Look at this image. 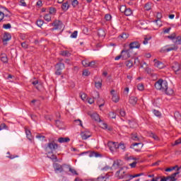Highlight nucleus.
I'll return each mask as SVG.
<instances>
[{
	"instance_id": "obj_1",
	"label": "nucleus",
	"mask_w": 181,
	"mask_h": 181,
	"mask_svg": "<svg viewBox=\"0 0 181 181\" xmlns=\"http://www.w3.org/2000/svg\"><path fill=\"white\" fill-rule=\"evenodd\" d=\"M155 88L162 93H165L166 95H173V94H175L173 89L169 88L168 81L163 79H158V81L156 82Z\"/></svg>"
},
{
	"instance_id": "obj_2",
	"label": "nucleus",
	"mask_w": 181,
	"mask_h": 181,
	"mask_svg": "<svg viewBox=\"0 0 181 181\" xmlns=\"http://www.w3.org/2000/svg\"><path fill=\"white\" fill-rule=\"evenodd\" d=\"M51 26H53L51 30H62V28L64 26L61 21L55 20L53 23H50Z\"/></svg>"
},
{
	"instance_id": "obj_3",
	"label": "nucleus",
	"mask_w": 181,
	"mask_h": 181,
	"mask_svg": "<svg viewBox=\"0 0 181 181\" xmlns=\"http://www.w3.org/2000/svg\"><path fill=\"white\" fill-rule=\"evenodd\" d=\"M122 58L123 60H127V59H129L131 57V54H132V50L129 49H123L122 52Z\"/></svg>"
},
{
	"instance_id": "obj_4",
	"label": "nucleus",
	"mask_w": 181,
	"mask_h": 181,
	"mask_svg": "<svg viewBox=\"0 0 181 181\" xmlns=\"http://www.w3.org/2000/svg\"><path fill=\"white\" fill-rule=\"evenodd\" d=\"M112 95V100L113 103H118L119 101V95L115 93V90H112L110 91Z\"/></svg>"
},
{
	"instance_id": "obj_5",
	"label": "nucleus",
	"mask_w": 181,
	"mask_h": 181,
	"mask_svg": "<svg viewBox=\"0 0 181 181\" xmlns=\"http://www.w3.org/2000/svg\"><path fill=\"white\" fill-rule=\"evenodd\" d=\"M117 145H118V143H115L112 141H109L107 143V146L109 149H110L111 152H114L115 149H117Z\"/></svg>"
},
{
	"instance_id": "obj_6",
	"label": "nucleus",
	"mask_w": 181,
	"mask_h": 181,
	"mask_svg": "<svg viewBox=\"0 0 181 181\" xmlns=\"http://www.w3.org/2000/svg\"><path fill=\"white\" fill-rule=\"evenodd\" d=\"M57 71L55 72V74H57V76H60L62 74V70H63V69H64V64L63 63H59L57 64Z\"/></svg>"
},
{
	"instance_id": "obj_7",
	"label": "nucleus",
	"mask_w": 181,
	"mask_h": 181,
	"mask_svg": "<svg viewBox=\"0 0 181 181\" xmlns=\"http://www.w3.org/2000/svg\"><path fill=\"white\" fill-rule=\"evenodd\" d=\"M179 170H180V168H177L175 173H173L170 176L168 177L167 178L165 177L166 180H168V179H170V181H176V176H177V175L180 173Z\"/></svg>"
},
{
	"instance_id": "obj_8",
	"label": "nucleus",
	"mask_w": 181,
	"mask_h": 181,
	"mask_svg": "<svg viewBox=\"0 0 181 181\" xmlns=\"http://www.w3.org/2000/svg\"><path fill=\"white\" fill-rule=\"evenodd\" d=\"M81 136L82 138V139H88V138H90V136H91V132H90V131H84L81 132Z\"/></svg>"
},
{
	"instance_id": "obj_9",
	"label": "nucleus",
	"mask_w": 181,
	"mask_h": 181,
	"mask_svg": "<svg viewBox=\"0 0 181 181\" xmlns=\"http://www.w3.org/2000/svg\"><path fill=\"white\" fill-rule=\"evenodd\" d=\"M129 47L130 50H132V49H139V47H141V44L135 41V42H131L129 45Z\"/></svg>"
},
{
	"instance_id": "obj_10",
	"label": "nucleus",
	"mask_w": 181,
	"mask_h": 181,
	"mask_svg": "<svg viewBox=\"0 0 181 181\" xmlns=\"http://www.w3.org/2000/svg\"><path fill=\"white\" fill-rule=\"evenodd\" d=\"M47 148H49L51 151H56L59 146L54 141H52L48 144Z\"/></svg>"
},
{
	"instance_id": "obj_11",
	"label": "nucleus",
	"mask_w": 181,
	"mask_h": 181,
	"mask_svg": "<svg viewBox=\"0 0 181 181\" xmlns=\"http://www.w3.org/2000/svg\"><path fill=\"white\" fill-rule=\"evenodd\" d=\"M129 103L132 105H135L138 103V98L135 96H131L129 99Z\"/></svg>"
},
{
	"instance_id": "obj_12",
	"label": "nucleus",
	"mask_w": 181,
	"mask_h": 181,
	"mask_svg": "<svg viewBox=\"0 0 181 181\" xmlns=\"http://www.w3.org/2000/svg\"><path fill=\"white\" fill-rule=\"evenodd\" d=\"M63 166H66V165H59V164H55L54 168V171L55 172H63Z\"/></svg>"
},
{
	"instance_id": "obj_13",
	"label": "nucleus",
	"mask_w": 181,
	"mask_h": 181,
	"mask_svg": "<svg viewBox=\"0 0 181 181\" xmlns=\"http://www.w3.org/2000/svg\"><path fill=\"white\" fill-rule=\"evenodd\" d=\"M31 83L37 90H40V88H42V84L39 83V81L35 80L32 81Z\"/></svg>"
},
{
	"instance_id": "obj_14",
	"label": "nucleus",
	"mask_w": 181,
	"mask_h": 181,
	"mask_svg": "<svg viewBox=\"0 0 181 181\" xmlns=\"http://www.w3.org/2000/svg\"><path fill=\"white\" fill-rule=\"evenodd\" d=\"M58 142L59 144H66L67 142H70V138L69 137H60L58 139Z\"/></svg>"
},
{
	"instance_id": "obj_15",
	"label": "nucleus",
	"mask_w": 181,
	"mask_h": 181,
	"mask_svg": "<svg viewBox=\"0 0 181 181\" xmlns=\"http://www.w3.org/2000/svg\"><path fill=\"white\" fill-rule=\"evenodd\" d=\"M177 49H178L177 46H176L175 45H173L168 48L161 50V52H172V50H176Z\"/></svg>"
},
{
	"instance_id": "obj_16",
	"label": "nucleus",
	"mask_w": 181,
	"mask_h": 181,
	"mask_svg": "<svg viewBox=\"0 0 181 181\" xmlns=\"http://www.w3.org/2000/svg\"><path fill=\"white\" fill-rule=\"evenodd\" d=\"M90 117L92 119L95 120L97 122H99L101 121V119L100 118V115H98V114L97 113H93L92 115H90Z\"/></svg>"
},
{
	"instance_id": "obj_17",
	"label": "nucleus",
	"mask_w": 181,
	"mask_h": 181,
	"mask_svg": "<svg viewBox=\"0 0 181 181\" xmlns=\"http://www.w3.org/2000/svg\"><path fill=\"white\" fill-rule=\"evenodd\" d=\"M12 36H11V34L6 33L3 37V42L5 43V42H8V40H11Z\"/></svg>"
},
{
	"instance_id": "obj_18",
	"label": "nucleus",
	"mask_w": 181,
	"mask_h": 181,
	"mask_svg": "<svg viewBox=\"0 0 181 181\" xmlns=\"http://www.w3.org/2000/svg\"><path fill=\"white\" fill-rule=\"evenodd\" d=\"M153 28H155V29H158V28H160V26H162V22L160 21V20H156L153 24Z\"/></svg>"
},
{
	"instance_id": "obj_19",
	"label": "nucleus",
	"mask_w": 181,
	"mask_h": 181,
	"mask_svg": "<svg viewBox=\"0 0 181 181\" xmlns=\"http://www.w3.org/2000/svg\"><path fill=\"white\" fill-rule=\"evenodd\" d=\"M112 166L113 168H120V166H122V161L121 160H115Z\"/></svg>"
},
{
	"instance_id": "obj_20",
	"label": "nucleus",
	"mask_w": 181,
	"mask_h": 181,
	"mask_svg": "<svg viewBox=\"0 0 181 181\" xmlns=\"http://www.w3.org/2000/svg\"><path fill=\"white\" fill-rule=\"evenodd\" d=\"M91 181H108V177L100 175L96 180H91Z\"/></svg>"
},
{
	"instance_id": "obj_21",
	"label": "nucleus",
	"mask_w": 181,
	"mask_h": 181,
	"mask_svg": "<svg viewBox=\"0 0 181 181\" xmlns=\"http://www.w3.org/2000/svg\"><path fill=\"white\" fill-rule=\"evenodd\" d=\"M99 127H100V128H103V129H107V128H108V124L100 120L99 122Z\"/></svg>"
},
{
	"instance_id": "obj_22",
	"label": "nucleus",
	"mask_w": 181,
	"mask_h": 181,
	"mask_svg": "<svg viewBox=\"0 0 181 181\" xmlns=\"http://www.w3.org/2000/svg\"><path fill=\"white\" fill-rule=\"evenodd\" d=\"M155 67H157V69H163V63L156 61L154 64Z\"/></svg>"
},
{
	"instance_id": "obj_23",
	"label": "nucleus",
	"mask_w": 181,
	"mask_h": 181,
	"mask_svg": "<svg viewBox=\"0 0 181 181\" xmlns=\"http://www.w3.org/2000/svg\"><path fill=\"white\" fill-rule=\"evenodd\" d=\"M67 166H68V168H69V172H71V173L72 175H76V176H78V173H77V171L76 170V169H74V168L70 167V165H67Z\"/></svg>"
},
{
	"instance_id": "obj_24",
	"label": "nucleus",
	"mask_w": 181,
	"mask_h": 181,
	"mask_svg": "<svg viewBox=\"0 0 181 181\" xmlns=\"http://www.w3.org/2000/svg\"><path fill=\"white\" fill-rule=\"evenodd\" d=\"M89 67L95 69V67H98V63L95 61H92V62H89Z\"/></svg>"
},
{
	"instance_id": "obj_25",
	"label": "nucleus",
	"mask_w": 181,
	"mask_h": 181,
	"mask_svg": "<svg viewBox=\"0 0 181 181\" xmlns=\"http://www.w3.org/2000/svg\"><path fill=\"white\" fill-rule=\"evenodd\" d=\"M70 7V6L69 5V3L66 1L64 4H62V9L63 11H68L69 8Z\"/></svg>"
},
{
	"instance_id": "obj_26",
	"label": "nucleus",
	"mask_w": 181,
	"mask_h": 181,
	"mask_svg": "<svg viewBox=\"0 0 181 181\" xmlns=\"http://www.w3.org/2000/svg\"><path fill=\"white\" fill-rule=\"evenodd\" d=\"M98 35L100 36V37H105V31L103 29H100L98 31Z\"/></svg>"
},
{
	"instance_id": "obj_27",
	"label": "nucleus",
	"mask_w": 181,
	"mask_h": 181,
	"mask_svg": "<svg viewBox=\"0 0 181 181\" xmlns=\"http://www.w3.org/2000/svg\"><path fill=\"white\" fill-rule=\"evenodd\" d=\"M60 54L62 56H65L66 57H69V56L71 55V54L70 53V52L67 51V50H65V51H62L60 52Z\"/></svg>"
},
{
	"instance_id": "obj_28",
	"label": "nucleus",
	"mask_w": 181,
	"mask_h": 181,
	"mask_svg": "<svg viewBox=\"0 0 181 181\" xmlns=\"http://www.w3.org/2000/svg\"><path fill=\"white\" fill-rule=\"evenodd\" d=\"M1 60L3 62V63H6L8 62V56H6V54H1Z\"/></svg>"
},
{
	"instance_id": "obj_29",
	"label": "nucleus",
	"mask_w": 181,
	"mask_h": 181,
	"mask_svg": "<svg viewBox=\"0 0 181 181\" xmlns=\"http://www.w3.org/2000/svg\"><path fill=\"white\" fill-rule=\"evenodd\" d=\"M132 139H133V141H138V142H139L141 141V139L138 136V134H132Z\"/></svg>"
},
{
	"instance_id": "obj_30",
	"label": "nucleus",
	"mask_w": 181,
	"mask_h": 181,
	"mask_svg": "<svg viewBox=\"0 0 181 181\" xmlns=\"http://www.w3.org/2000/svg\"><path fill=\"white\" fill-rule=\"evenodd\" d=\"M124 15L126 16H131L132 15V10H131V8H126V11H124Z\"/></svg>"
},
{
	"instance_id": "obj_31",
	"label": "nucleus",
	"mask_w": 181,
	"mask_h": 181,
	"mask_svg": "<svg viewBox=\"0 0 181 181\" xmlns=\"http://www.w3.org/2000/svg\"><path fill=\"white\" fill-rule=\"evenodd\" d=\"M125 65L127 67V69H131V67L134 66V63L132 62V61L129 60L125 62Z\"/></svg>"
},
{
	"instance_id": "obj_32",
	"label": "nucleus",
	"mask_w": 181,
	"mask_h": 181,
	"mask_svg": "<svg viewBox=\"0 0 181 181\" xmlns=\"http://www.w3.org/2000/svg\"><path fill=\"white\" fill-rule=\"evenodd\" d=\"M25 134L27 135V138L30 140L32 141V133L30 132V130L25 129Z\"/></svg>"
},
{
	"instance_id": "obj_33",
	"label": "nucleus",
	"mask_w": 181,
	"mask_h": 181,
	"mask_svg": "<svg viewBox=\"0 0 181 181\" xmlns=\"http://www.w3.org/2000/svg\"><path fill=\"white\" fill-rule=\"evenodd\" d=\"M55 124L59 129H62L63 128V122H62L60 120H56Z\"/></svg>"
},
{
	"instance_id": "obj_34",
	"label": "nucleus",
	"mask_w": 181,
	"mask_h": 181,
	"mask_svg": "<svg viewBox=\"0 0 181 181\" xmlns=\"http://www.w3.org/2000/svg\"><path fill=\"white\" fill-rule=\"evenodd\" d=\"M138 145H141V147L140 148H134L136 152H139L142 148V146H144V144H142L141 143H135L133 144V146H138Z\"/></svg>"
},
{
	"instance_id": "obj_35",
	"label": "nucleus",
	"mask_w": 181,
	"mask_h": 181,
	"mask_svg": "<svg viewBox=\"0 0 181 181\" xmlns=\"http://www.w3.org/2000/svg\"><path fill=\"white\" fill-rule=\"evenodd\" d=\"M117 149H121L122 151H125V144L120 143V144H117Z\"/></svg>"
},
{
	"instance_id": "obj_36",
	"label": "nucleus",
	"mask_w": 181,
	"mask_h": 181,
	"mask_svg": "<svg viewBox=\"0 0 181 181\" xmlns=\"http://www.w3.org/2000/svg\"><path fill=\"white\" fill-rule=\"evenodd\" d=\"M129 36V35L128 34H127V33H122V35H120L119 36V39H123V40H126V39H128Z\"/></svg>"
},
{
	"instance_id": "obj_37",
	"label": "nucleus",
	"mask_w": 181,
	"mask_h": 181,
	"mask_svg": "<svg viewBox=\"0 0 181 181\" xmlns=\"http://www.w3.org/2000/svg\"><path fill=\"white\" fill-rule=\"evenodd\" d=\"M45 21L47 22H51L52 21V16H50V14H45L44 16Z\"/></svg>"
},
{
	"instance_id": "obj_38",
	"label": "nucleus",
	"mask_w": 181,
	"mask_h": 181,
	"mask_svg": "<svg viewBox=\"0 0 181 181\" xmlns=\"http://www.w3.org/2000/svg\"><path fill=\"white\" fill-rule=\"evenodd\" d=\"M82 65L83 67H90V62L87 61V59H85L82 61Z\"/></svg>"
},
{
	"instance_id": "obj_39",
	"label": "nucleus",
	"mask_w": 181,
	"mask_h": 181,
	"mask_svg": "<svg viewBox=\"0 0 181 181\" xmlns=\"http://www.w3.org/2000/svg\"><path fill=\"white\" fill-rule=\"evenodd\" d=\"M103 86V82L98 81V82H95V87L98 88V90H100Z\"/></svg>"
},
{
	"instance_id": "obj_40",
	"label": "nucleus",
	"mask_w": 181,
	"mask_h": 181,
	"mask_svg": "<svg viewBox=\"0 0 181 181\" xmlns=\"http://www.w3.org/2000/svg\"><path fill=\"white\" fill-rule=\"evenodd\" d=\"M144 8L146 11H151V9H152V3H147Z\"/></svg>"
},
{
	"instance_id": "obj_41",
	"label": "nucleus",
	"mask_w": 181,
	"mask_h": 181,
	"mask_svg": "<svg viewBox=\"0 0 181 181\" xmlns=\"http://www.w3.org/2000/svg\"><path fill=\"white\" fill-rule=\"evenodd\" d=\"M139 176H144V173L130 175V180H132L134 177H139Z\"/></svg>"
},
{
	"instance_id": "obj_42",
	"label": "nucleus",
	"mask_w": 181,
	"mask_h": 181,
	"mask_svg": "<svg viewBox=\"0 0 181 181\" xmlns=\"http://www.w3.org/2000/svg\"><path fill=\"white\" fill-rule=\"evenodd\" d=\"M6 158H8V159H15V158H18V156L17 155H11V153L8 152Z\"/></svg>"
},
{
	"instance_id": "obj_43",
	"label": "nucleus",
	"mask_w": 181,
	"mask_h": 181,
	"mask_svg": "<svg viewBox=\"0 0 181 181\" xmlns=\"http://www.w3.org/2000/svg\"><path fill=\"white\" fill-rule=\"evenodd\" d=\"M172 69L175 71H179V64L175 63L174 65L172 66Z\"/></svg>"
},
{
	"instance_id": "obj_44",
	"label": "nucleus",
	"mask_w": 181,
	"mask_h": 181,
	"mask_svg": "<svg viewBox=\"0 0 181 181\" xmlns=\"http://www.w3.org/2000/svg\"><path fill=\"white\" fill-rule=\"evenodd\" d=\"M130 128H135L136 127V122L134 121H129Z\"/></svg>"
},
{
	"instance_id": "obj_45",
	"label": "nucleus",
	"mask_w": 181,
	"mask_h": 181,
	"mask_svg": "<svg viewBox=\"0 0 181 181\" xmlns=\"http://www.w3.org/2000/svg\"><path fill=\"white\" fill-rule=\"evenodd\" d=\"M137 88L139 91H144L145 87L144 86V83H139L137 85Z\"/></svg>"
},
{
	"instance_id": "obj_46",
	"label": "nucleus",
	"mask_w": 181,
	"mask_h": 181,
	"mask_svg": "<svg viewBox=\"0 0 181 181\" xmlns=\"http://www.w3.org/2000/svg\"><path fill=\"white\" fill-rule=\"evenodd\" d=\"M180 117H181V115H180V113L179 112H175L174 113V117H175V119H180Z\"/></svg>"
},
{
	"instance_id": "obj_47",
	"label": "nucleus",
	"mask_w": 181,
	"mask_h": 181,
	"mask_svg": "<svg viewBox=\"0 0 181 181\" xmlns=\"http://www.w3.org/2000/svg\"><path fill=\"white\" fill-rule=\"evenodd\" d=\"M43 23H45L43 20L37 21V26H39V28H42V26H43Z\"/></svg>"
},
{
	"instance_id": "obj_48",
	"label": "nucleus",
	"mask_w": 181,
	"mask_h": 181,
	"mask_svg": "<svg viewBox=\"0 0 181 181\" xmlns=\"http://www.w3.org/2000/svg\"><path fill=\"white\" fill-rule=\"evenodd\" d=\"M98 104L99 105V107L101 108V107H104V100L100 99L98 101Z\"/></svg>"
},
{
	"instance_id": "obj_49",
	"label": "nucleus",
	"mask_w": 181,
	"mask_h": 181,
	"mask_svg": "<svg viewBox=\"0 0 181 181\" xmlns=\"http://www.w3.org/2000/svg\"><path fill=\"white\" fill-rule=\"evenodd\" d=\"M110 118L115 119L117 117V114H115L114 112H110L109 113Z\"/></svg>"
},
{
	"instance_id": "obj_50",
	"label": "nucleus",
	"mask_w": 181,
	"mask_h": 181,
	"mask_svg": "<svg viewBox=\"0 0 181 181\" xmlns=\"http://www.w3.org/2000/svg\"><path fill=\"white\" fill-rule=\"evenodd\" d=\"M49 14L50 15H55L56 14V8L51 7L49 8Z\"/></svg>"
},
{
	"instance_id": "obj_51",
	"label": "nucleus",
	"mask_w": 181,
	"mask_h": 181,
	"mask_svg": "<svg viewBox=\"0 0 181 181\" xmlns=\"http://www.w3.org/2000/svg\"><path fill=\"white\" fill-rule=\"evenodd\" d=\"M119 11L120 12H122V13H125V11H127V6H121L119 8Z\"/></svg>"
},
{
	"instance_id": "obj_52",
	"label": "nucleus",
	"mask_w": 181,
	"mask_h": 181,
	"mask_svg": "<svg viewBox=\"0 0 181 181\" xmlns=\"http://www.w3.org/2000/svg\"><path fill=\"white\" fill-rule=\"evenodd\" d=\"M176 168H177V165L166 168L165 170V172H172V170H175V169H176Z\"/></svg>"
},
{
	"instance_id": "obj_53",
	"label": "nucleus",
	"mask_w": 181,
	"mask_h": 181,
	"mask_svg": "<svg viewBox=\"0 0 181 181\" xmlns=\"http://www.w3.org/2000/svg\"><path fill=\"white\" fill-rule=\"evenodd\" d=\"M71 5L74 8H76L78 5V1L73 0L71 2Z\"/></svg>"
},
{
	"instance_id": "obj_54",
	"label": "nucleus",
	"mask_w": 181,
	"mask_h": 181,
	"mask_svg": "<svg viewBox=\"0 0 181 181\" xmlns=\"http://www.w3.org/2000/svg\"><path fill=\"white\" fill-rule=\"evenodd\" d=\"M12 28V25H11V23L4 24L3 28L4 29H11Z\"/></svg>"
},
{
	"instance_id": "obj_55",
	"label": "nucleus",
	"mask_w": 181,
	"mask_h": 181,
	"mask_svg": "<svg viewBox=\"0 0 181 181\" xmlns=\"http://www.w3.org/2000/svg\"><path fill=\"white\" fill-rule=\"evenodd\" d=\"M112 18V16H111V14H106L105 16V21H110Z\"/></svg>"
},
{
	"instance_id": "obj_56",
	"label": "nucleus",
	"mask_w": 181,
	"mask_h": 181,
	"mask_svg": "<svg viewBox=\"0 0 181 181\" xmlns=\"http://www.w3.org/2000/svg\"><path fill=\"white\" fill-rule=\"evenodd\" d=\"M136 163H138V161H134L129 164V166L132 168H136Z\"/></svg>"
},
{
	"instance_id": "obj_57",
	"label": "nucleus",
	"mask_w": 181,
	"mask_h": 181,
	"mask_svg": "<svg viewBox=\"0 0 181 181\" xmlns=\"http://www.w3.org/2000/svg\"><path fill=\"white\" fill-rule=\"evenodd\" d=\"M90 71L87 69L84 70L83 72V75L86 76H90Z\"/></svg>"
},
{
	"instance_id": "obj_58",
	"label": "nucleus",
	"mask_w": 181,
	"mask_h": 181,
	"mask_svg": "<svg viewBox=\"0 0 181 181\" xmlns=\"http://www.w3.org/2000/svg\"><path fill=\"white\" fill-rule=\"evenodd\" d=\"M175 43L177 45H181V36L177 37V40L175 41Z\"/></svg>"
},
{
	"instance_id": "obj_59",
	"label": "nucleus",
	"mask_w": 181,
	"mask_h": 181,
	"mask_svg": "<svg viewBox=\"0 0 181 181\" xmlns=\"http://www.w3.org/2000/svg\"><path fill=\"white\" fill-rule=\"evenodd\" d=\"M153 114L156 117H160V112L158 110H153Z\"/></svg>"
},
{
	"instance_id": "obj_60",
	"label": "nucleus",
	"mask_w": 181,
	"mask_h": 181,
	"mask_svg": "<svg viewBox=\"0 0 181 181\" xmlns=\"http://www.w3.org/2000/svg\"><path fill=\"white\" fill-rule=\"evenodd\" d=\"M77 31H74L71 35V37L76 39V37H77Z\"/></svg>"
},
{
	"instance_id": "obj_61",
	"label": "nucleus",
	"mask_w": 181,
	"mask_h": 181,
	"mask_svg": "<svg viewBox=\"0 0 181 181\" xmlns=\"http://www.w3.org/2000/svg\"><path fill=\"white\" fill-rule=\"evenodd\" d=\"M156 18H157V21H160V19H162V13H157Z\"/></svg>"
},
{
	"instance_id": "obj_62",
	"label": "nucleus",
	"mask_w": 181,
	"mask_h": 181,
	"mask_svg": "<svg viewBox=\"0 0 181 181\" xmlns=\"http://www.w3.org/2000/svg\"><path fill=\"white\" fill-rule=\"evenodd\" d=\"M148 40H151V37H145L144 40L143 41L144 45H148Z\"/></svg>"
},
{
	"instance_id": "obj_63",
	"label": "nucleus",
	"mask_w": 181,
	"mask_h": 181,
	"mask_svg": "<svg viewBox=\"0 0 181 181\" xmlns=\"http://www.w3.org/2000/svg\"><path fill=\"white\" fill-rule=\"evenodd\" d=\"M21 46L23 49H28L29 45L26 42H23L21 43Z\"/></svg>"
},
{
	"instance_id": "obj_64",
	"label": "nucleus",
	"mask_w": 181,
	"mask_h": 181,
	"mask_svg": "<svg viewBox=\"0 0 181 181\" xmlns=\"http://www.w3.org/2000/svg\"><path fill=\"white\" fill-rule=\"evenodd\" d=\"M75 122H76V124H78V125H80L81 127H83V123H82V122H81V119H76V120H75Z\"/></svg>"
}]
</instances>
